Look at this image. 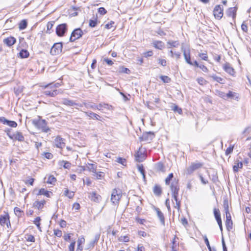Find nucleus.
I'll return each instance as SVG.
<instances>
[{
	"mask_svg": "<svg viewBox=\"0 0 251 251\" xmlns=\"http://www.w3.org/2000/svg\"><path fill=\"white\" fill-rule=\"evenodd\" d=\"M0 122L12 127H16L17 126V124L16 122L8 120L3 117H0Z\"/></svg>",
	"mask_w": 251,
	"mask_h": 251,
	"instance_id": "12",
	"label": "nucleus"
},
{
	"mask_svg": "<svg viewBox=\"0 0 251 251\" xmlns=\"http://www.w3.org/2000/svg\"><path fill=\"white\" fill-rule=\"evenodd\" d=\"M41 219L40 217H36L34 221H33L34 224L36 225V226H37L38 229L41 230V227H40V221Z\"/></svg>",
	"mask_w": 251,
	"mask_h": 251,
	"instance_id": "45",
	"label": "nucleus"
},
{
	"mask_svg": "<svg viewBox=\"0 0 251 251\" xmlns=\"http://www.w3.org/2000/svg\"><path fill=\"white\" fill-rule=\"evenodd\" d=\"M167 44L169 46L168 47L169 48L174 47H177L179 45V43L178 41H171L169 40L167 42Z\"/></svg>",
	"mask_w": 251,
	"mask_h": 251,
	"instance_id": "33",
	"label": "nucleus"
},
{
	"mask_svg": "<svg viewBox=\"0 0 251 251\" xmlns=\"http://www.w3.org/2000/svg\"><path fill=\"white\" fill-rule=\"evenodd\" d=\"M142 155V153L139 151L137 152L135 154L136 160L138 162L142 161V159H141V156Z\"/></svg>",
	"mask_w": 251,
	"mask_h": 251,
	"instance_id": "53",
	"label": "nucleus"
},
{
	"mask_svg": "<svg viewBox=\"0 0 251 251\" xmlns=\"http://www.w3.org/2000/svg\"><path fill=\"white\" fill-rule=\"evenodd\" d=\"M155 211L157 213L158 218L159 219L161 224L163 226L165 225V218L163 213L158 208H155Z\"/></svg>",
	"mask_w": 251,
	"mask_h": 251,
	"instance_id": "21",
	"label": "nucleus"
},
{
	"mask_svg": "<svg viewBox=\"0 0 251 251\" xmlns=\"http://www.w3.org/2000/svg\"><path fill=\"white\" fill-rule=\"evenodd\" d=\"M155 169L156 171L161 172H165V167L162 162H158L155 164Z\"/></svg>",
	"mask_w": 251,
	"mask_h": 251,
	"instance_id": "22",
	"label": "nucleus"
},
{
	"mask_svg": "<svg viewBox=\"0 0 251 251\" xmlns=\"http://www.w3.org/2000/svg\"><path fill=\"white\" fill-rule=\"evenodd\" d=\"M93 176H96V177L97 179H101L102 178H103L104 177V175L103 172H97L96 171V173H94Z\"/></svg>",
	"mask_w": 251,
	"mask_h": 251,
	"instance_id": "39",
	"label": "nucleus"
},
{
	"mask_svg": "<svg viewBox=\"0 0 251 251\" xmlns=\"http://www.w3.org/2000/svg\"><path fill=\"white\" fill-rule=\"evenodd\" d=\"M75 245V242L74 241L71 243L69 246V251H74Z\"/></svg>",
	"mask_w": 251,
	"mask_h": 251,
	"instance_id": "57",
	"label": "nucleus"
},
{
	"mask_svg": "<svg viewBox=\"0 0 251 251\" xmlns=\"http://www.w3.org/2000/svg\"><path fill=\"white\" fill-rule=\"evenodd\" d=\"M100 237V234H97L95 235V239L91 241L88 245V249H93L95 245L97 243Z\"/></svg>",
	"mask_w": 251,
	"mask_h": 251,
	"instance_id": "25",
	"label": "nucleus"
},
{
	"mask_svg": "<svg viewBox=\"0 0 251 251\" xmlns=\"http://www.w3.org/2000/svg\"><path fill=\"white\" fill-rule=\"evenodd\" d=\"M62 104L67 105V106H75V105H79L80 106V105L78 104V103H75L74 100H70L67 99H63Z\"/></svg>",
	"mask_w": 251,
	"mask_h": 251,
	"instance_id": "20",
	"label": "nucleus"
},
{
	"mask_svg": "<svg viewBox=\"0 0 251 251\" xmlns=\"http://www.w3.org/2000/svg\"><path fill=\"white\" fill-rule=\"evenodd\" d=\"M33 207L37 208L39 210L41 209L43 207V203H40V201H36L33 203Z\"/></svg>",
	"mask_w": 251,
	"mask_h": 251,
	"instance_id": "42",
	"label": "nucleus"
},
{
	"mask_svg": "<svg viewBox=\"0 0 251 251\" xmlns=\"http://www.w3.org/2000/svg\"><path fill=\"white\" fill-rule=\"evenodd\" d=\"M53 26V22H49L47 24V33L50 34L52 30V28Z\"/></svg>",
	"mask_w": 251,
	"mask_h": 251,
	"instance_id": "47",
	"label": "nucleus"
},
{
	"mask_svg": "<svg viewBox=\"0 0 251 251\" xmlns=\"http://www.w3.org/2000/svg\"><path fill=\"white\" fill-rule=\"evenodd\" d=\"M85 242V239L84 237H80L77 240V245L78 246H79V245L81 246L82 244H83Z\"/></svg>",
	"mask_w": 251,
	"mask_h": 251,
	"instance_id": "59",
	"label": "nucleus"
},
{
	"mask_svg": "<svg viewBox=\"0 0 251 251\" xmlns=\"http://www.w3.org/2000/svg\"><path fill=\"white\" fill-rule=\"evenodd\" d=\"M170 188L172 193V196L176 201V205L174 207L179 209L180 207V201L178 200V192L179 191V186L178 180L175 179L172 182Z\"/></svg>",
	"mask_w": 251,
	"mask_h": 251,
	"instance_id": "1",
	"label": "nucleus"
},
{
	"mask_svg": "<svg viewBox=\"0 0 251 251\" xmlns=\"http://www.w3.org/2000/svg\"><path fill=\"white\" fill-rule=\"evenodd\" d=\"M153 137V133L151 132H149L143 133L142 136L140 137L141 141H148L151 140Z\"/></svg>",
	"mask_w": 251,
	"mask_h": 251,
	"instance_id": "14",
	"label": "nucleus"
},
{
	"mask_svg": "<svg viewBox=\"0 0 251 251\" xmlns=\"http://www.w3.org/2000/svg\"><path fill=\"white\" fill-rule=\"evenodd\" d=\"M86 169L93 173H96L97 165L96 164L87 163L86 166Z\"/></svg>",
	"mask_w": 251,
	"mask_h": 251,
	"instance_id": "26",
	"label": "nucleus"
},
{
	"mask_svg": "<svg viewBox=\"0 0 251 251\" xmlns=\"http://www.w3.org/2000/svg\"><path fill=\"white\" fill-rule=\"evenodd\" d=\"M197 81L201 85H206L207 83V81L202 77H198Z\"/></svg>",
	"mask_w": 251,
	"mask_h": 251,
	"instance_id": "38",
	"label": "nucleus"
},
{
	"mask_svg": "<svg viewBox=\"0 0 251 251\" xmlns=\"http://www.w3.org/2000/svg\"><path fill=\"white\" fill-rule=\"evenodd\" d=\"M121 193L120 190L118 191L116 189H114L111 194V202L115 205L118 204L119 203V201L121 198Z\"/></svg>",
	"mask_w": 251,
	"mask_h": 251,
	"instance_id": "4",
	"label": "nucleus"
},
{
	"mask_svg": "<svg viewBox=\"0 0 251 251\" xmlns=\"http://www.w3.org/2000/svg\"><path fill=\"white\" fill-rule=\"evenodd\" d=\"M64 194L65 196L68 197L69 199H72L74 197V192L69 191L67 188L65 189Z\"/></svg>",
	"mask_w": 251,
	"mask_h": 251,
	"instance_id": "37",
	"label": "nucleus"
},
{
	"mask_svg": "<svg viewBox=\"0 0 251 251\" xmlns=\"http://www.w3.org/2000/svg\"><path fill=\"white\" fill-rule=\"evenodd\" d=\"M211 77L214 80L217 81V82L222 84L224 83V82H223L224 79L221 77H219L218 76H216V75H211Z\"/></svg>",
	"mask_w": 251,
	"mask_h": 251,
	"instance_id": "40",
	"label": "nucleus"
},
{
	"mask_svg": "<svg viewBox=\"0 0 251 251\" xmlns=\"http://www.w3.org/2000/svg\"><path fill=\"white\" fill-rule=\"evenodd\" d=\"M158 63L162 66H166L167 65V61L165 59L159 58L158 59Z\"/></svg>",
	"mask_w": 251,
	"mask_h": 251,
	"instance_id": "54",
	"label": "nucleus"
},
{
	"mask_svg": "<svg viewBox=\"0 0 251 251\" xmlns=\"http://www.w3.org/2000/svg\"><path fill=\"white\" fill-rule=\"evenodd\" d=\"M138 171L142 174L143 178L145 179V170H144V167L142 165H138Z\"/></svg>",
	"mask_w": 251,
	"mask_h": 251,
	"instance_id": "49",
	"label": "nucleus"
},
{
	"mask_svg": "<svg viewBox=\"0 0 251 251\" xmlns=\"http://www.w3.org/2000/svg\"><path fill=\"white\" fill-rule=\"evenodd\" d=\"M153 192L155 195L159 196L162 193V189L159 185H155L153 189Z\"/></svg>",
	"mask_w": 251,
	"mask_h": 251,
	"instance_id": "29",
	"label": "nucleus"
},
{
	"mask_svg": "<svg viewBox=\"0 0 251 251\" xmlns=\"http://www.w3.org/2000/svg\"><path fill=\"white\" fill-rule=\"evenodd\" d=\"M56 181V179L53 176H49L48 180L47 181V183L53 184Z\"/></svg>",
	"mask_w": 251,
	"mask_h": 251,
	"instance_id": "43",
	"label": "nucleus"
},
{
	"mask_svg": "<svg viewBox=\"0 0 251 251\" xmlns=\"http://www.w3.org/2000/svg\"><path fill=\"white\" fill-rule=\"evenodd\" d=\"M62 50V44L61 42L54 44L50 49V53L53 55L58 54L61 52Z\"/></svg>",
	"mask_w": 251,
	"mask_h": 251,
	"instance_id": "5",
	"label": "nucleus"
},
{
	"mask_svg": "<svg viewBox=\"0 0 251 251\" xmlns=\"http://www.w3.org/2000/svg\"><path fill=\"white\" fill-rule=\"evenodd\" d=\"M153 46L159 50H162L164 48V43L161 41H154L152 42Z\"/></svg>",
	"mask_w": 251,
	"mask_h": 251,
	"instance_id": "24",
	"label": "nucleus"
},
{
	"mask_svg": "<svg viewBox=\"0 0 251 251\" xmlns=\"http://www.w3.org/2000/svg\"><path fill=\"white\" fill-rule=\"evenodd\" d=\"M84 113L87 116H88L90 119H96L97 120H101L100 116L98 115L96 113H95L92 111H87L84 112Z\"/></svg>",
	"mask_w": 251,
	"mask_h": 251,
	"instance_id": "19",
	"label": "nucleus"
},
{
	"mask_svg": "<svg viewBox=\"0 0 251 251\" xmlns=\"http://www.w3.org/2000/svg\"><path fill=\"white\" fill-rule=\"evenodd\" d=\"M173 177H174L173 173L170 174L169 175V176H167V177L165 179V184L166 185H169L170 181L172 179Z\"/></svg>",
	"mask_w": 251,
	"mask_h": 251,
	"instance_id": "48",
	"label": "nucleus"
},
{
	"mask_svg": "<svg viewBox=\"0 0 251 251\" xmlns=\"http://www.w3.org/2000/svg\"><path fill=\"white\" fill-rule=\"evenodd\" d=\"M60 85V83H56L55 84L53 83H50L44 86V88L45 89H56V88H58Z\"/></svg>",
	"mask_w": 251,
	"mask_h": 251,
	"instance_id": "34",
	"label": "nucleus"
},
{
	"mask_svg": "<svg viewBox=\"0 0 251 251\" xmlns=\"http://www.w3.org/2000/svg\"><path fill=\"white\" fill-rule=\"evenodd\" d=\"M50 194H52L51 192L45 190L44 188H42L39 190V192L38 193V195H44L47 197H50Z\"/></svg>",
	"mask_w": 251,
	"mask_h": 251,
	"instance_id": "31",
	"label": "nucleus"
},
{
	"mask_svg": "<svg viewBox=\"0 0 251 251\" xmlns=\"http://www.w3.org/2000/svg\"><path fill=\"white\" fill-rule=\"evenodd\" d=\"M62 163H64L63 167L66 169H69L71 167V163L67 161H63Z\"/></svg>",
	"mask_w": 251,
	"mask_h": 251,
	"instance_id": "62",
	"label": "nucleus"
},
{
	"mask_svg": "<svg viewBox=\"0 0 251 251\" xmlns=\"http://www.w3.org/2000/svg\"><path fill=\"white\" fill-rule=\"evenodd\" d=\"M29 52L28 51L26 50L23 49L21 50V51L19 52V56L22 58H27L29 56Z\"/></svg>",
	"mask_w": 251,
	"mask_h": 251,
	"instance_id": "35",
	"label": "nucleus"
},
{
	"mask_svg": "<svg viewBox=\"0 0 251 251\" xmlns=\"http://www.w3.org/2000/svg\"><path fill=\"white\" fill-rule=\"evenodd\" d=\"M16 42V39L12 36H10L7 37L6 39H4L3 40V43L5 44L7 46L11 47Z\"/></svg>",
	"mask_w": 251,
	"mask_h": 251,
	"instance_id": "16",
	"label": "nucleus"
},
{
	"mask_svg": "<svg viewBox=\"0 0 251 251\" xmlns=\"http://www.w3.org/2000/svg\"><path fill=\"white\" fill-rule=\"evenodd\" d=\"M83 34L82 30L80 28H77L73 30L72 32L70 38V42H74L80 38Z\"/></svg>",
	"mask_w": 251,
	"mask_h": 251,
	"instance_id": "3",
	"label": "nucleus"
},
{
	"mask_svg": "<svg viewBox=\"0 0 251 251\" xmlns=\"http://www.w3.org/2000/svg\"><path fill=\"white\" fill-rule=\"evenodd\" d=\"M203 238L204 239V242L206 244L208 250L209 251H212V249H211V247H210V244H209V242L207 238V236L206 235H204L203 236Z\"/></svg>",
	"mask_w": 251,
	"mask_h": 251,
	"instance_id": "52",
	"label": "nucleus"
},
{
	"mask_svg": "<svg viewBox=\"0 0 251 251\" xmlns=\"http://www.w3.org/2000/svg\"><path fill=\"white\" fill-rule=\"evenodd\" d=\"M223 8L220 5H217L214 8L213 14L215 18L221 19L223 16Z\"/></svg>",
	"mask_w": 251,
	"mask_h": 251,
	"instance_id": "8",
	"label": "nucleus"
},
{
	"mask_svg": "<svg viewBox=\"0 0 251 251\" xmlns=\"http://www.w3.org/2000/svg\"><path fill=\"white\" fill-rule=\"evenodd\" d=\"M96 107L97 109L99 110H102V108L107 109L108 110H111L112 108V106L111 105H109L107 103H100L98 105L96 106Z\"/></svg>",
	"mask_w": 251,
	"mask_h": 251,
	"instance_id": "27",
	"label": "nucleus"
},
{
	"mask_svg": "<svg viewBox=\"0 0 251 251\" xmlns=\"http://www.w3.org/2000/svg\"><path fill=\"white\" fill-rule=\"evenodd\" d=\"M233 150V147H231V146L229 147L228 148H227V149L226 151V155H229L232 152Z\"/></svg>",
	"mask_w": 251,
	"mask_h": 251,
	"instance_id": "58",
	"label": "nucleus"
},
{
	"mask_svg": "<svg viewBox=\"0 0 251 251\" xmlns=\"http://www.w3.org/2000/svg\"><path fill=\"white\" fill-rule=\"evenodd\" d=\"M114 24V22L110 21V23H109L105 25V28H107V29H110L113 26V25Z\"/></svg>",
	"mask_w": 251,
	"mask_h": 251,
	"instance_id": "63",
	"label": "nucleus"
},
{
	"mask_svg": "<svg viewBox=\"0 0 251 251\" xmlns=\"http://www.w3.org/2000/svg\"><path fill=\"white\" fill-rule=\"evenodd\" d=\"M153 55V52L151 50H149L144 53V55L145 57H150Z\"/></svg>",
	"mask_w": 251,
	"mask_h": 251,
	"instance_id": "61",
	"label": "nucleus"
},
{
	"mask_svg": "<svg viewBox=\"0 0 251 251\" xmlns=\"http://www.w3.org/2000/svg\"><path fill=\"white\" fill-rule=\"evenodd\" d=\"M0 224L2 226H4L5 225H6L8 227L9 226L11 225L9 221V216L7 214L0 216Z\"/></svg>",
	"mask_w": 251,
	"mask_h": 251,
	"instance_id": "10",
	"label": "nucleus"
},
{
	"mask_svg": "<svg viewBox=\"0 0 251 251\" xmlns=\"http://www.w3.org/2000/svg\"><path fill=\"white\" fill-rule=\"evenodd\" d=\"M98 12L101 15H103L105 14L107 12V11L104 7H100L98 9Z\"/></svg>",
	"mask_w": 251,
	"mask_h": 251,
	"instance_id": "56",
	"label": "nucleus"
},
{
	"mask_svg": "<svg viewBox=\"0 0 251 251\" xmlns=\"http://www.w3.org/2000/svg\"><path fill=\"white\" fill-rule=\"evenodd\" d=\"M67 30L66 24H62L57 25L56 28V33L58 36H63Z\"/></svg>",
	"mask_w": 251,
	"mask_h": 251,
	"instance_id": "6",
	"label": "nucleus"
},
{
	"mask_svg": "<svg viewBox=\"0 0 251 251\" xmlns=\"http://www.w3.org/2000/svg\"><path fill=\"white\" fill-rule=\"evenodd\" d=\"M116 161L118 163H119L120 164H121L123 166H126V159H125V158H122V157H118Z\"/></svg>",
	"mask_w": 251,
	"mask_h": 251,
	"instance_id": "51",
	"label": "nucleus"
},
{
	"mask_svg": "<svg viewBox=\"0 0 251 251\" xmlns=\"http://www.w3.org/2000/svg\"><path fill=\"white\" fill-rule=\"evenodd\" d=\"M14 138L15 140H17L19 141H24L25 140V138L21 132H17L15 134H13Z\"/></svg>",
	"mask_w": 251,
	"mask_h": 251,
	"instance_id": "28",
	"label": "nucleus"
},
{
	"mask_svg": "<svg viewBox=\"0 0 251 251\" xmlns=\"http://www.w3.org/2000/svg\"><path fill=\"white\" fill-rule=\"evenodd\" d=\"M236 7H230L229 8L226 12V14L228 17H232L234 19L236 17Z\"/></svg>",
	"mask_w": 251,
	"mask_h": 251,
	"instance_id": "18",
	"label": "nucleus"
},
{
	"mask_svg": "<svg viewBox=\"0 0 251 251\" xmlns=\"http://www.w3.org/2000/svg\"><path fill=\"white\" fill-rule=\"evenodd\" d=\"M89 198L91 200V201L96 202H99L101 200L100 196L97 194L96 192L90 193L89 195Z\"/></svg>",
	"mask_w": 251,
	"mask_h": 251,
	"instance_id": "15",
	"label": "nucleus"
},
{
	"mask_svg": "<svg viewBox=\"0 0 251 251\" xmlns=\"http://www.w3.org/2000/svg\"><path fill=\"white\" fill-rule=\"evenodd\" d=\"M223 69L225 72L232 76H234L235 73L234 69L231 67L229 63L226 62L223 66Z\"/></svg>",
	"mask_w": 251,
	"mask_h": 251,
	"instance_id": "9",
	"label": "nucleus"
},
{
	"mask_svg": "<svg viewBox=\"0 0 251 251\" xmlns=\"http://www.w3.org/2000/svg\"><path fill=\"white\" fill-rule=\"evenodd\" d=\"M199 177H200V180H201V183L203 184H206L207 183H208V180H205L201 175H199Z\"/></svg>",
	"mask_w": 251,
	"mask_h": 251,
	"instance_id": "64",
	"label": "nucleus"
},
{
	"mask_svg": "<svg viewBox=\"0 0 251 251\" xmlns=\"http://www.w3.org/2000/svg\"><path fill=\"white\" fill-rule=\"evenodd\" d=\"M43 94L46 96L54 97L58 94V92L56 89H50V90H46L44 91Z\"/></svg>",
	"mask_w": 251,
	"mask_h": 251,
	"instance_id": "17",
	"label": "nucleus"
},
{
	"mask_svg": "<svg viewBox=\"0 0 251 251\" xmlns=\"http://www.w3.org/2000/svg\"><path fill=\"white\" fill-rule=\"evenodd\" d=\"M202 166V164L200 162L192 163L190 166L187 168L186 173L188 175L192 174L195 171L199 169Z\"/></svg>",
	"mask_w": 251,
	"mask_h": 251,
	"instance_id": "7",
	"label": "nucleus"
},
{
	"mask_svg": "<svg viewBox=\"0 0 251 251\" xmlns=\"http://www.w3.org/2000/svg\"><path fill=\"white\" fill-rule=\"evenodd\" d=\"M160 78L164 83H170L171 81V78L169 76L166 75H161L160 76Z\"/></svg>",
	"mask_w": 251,
	"mask_h": 251,
	"instance_id": "41",
	"label": "nucleus"
},
{
	"mask_svg": "<svg viewBox=\"0 0 251 251\" xmlns=\"http://www.w3.org/2000/svg\"><path fill=\"white\" fill-rule=\"evenodd\" d=\"M172 110L175 112H177L179 114L182 113V109L181 108H179L177 105L174 104L173 106V107H172Z\"/></svg>",
	"mask_w": 251,
	"mask_h": 251,
	"instance_id": "50",
	"label": "nucleus"
},
{
	"mask_svg": "<svg viewBox=\"0 0 251 251\" xmlns=\"http://www.w3.org/2000/svg\"><path fill=\"white\" fill-rule=\"evenodd\" d=\"M199 55L202 60L207 61L208 59V56L206 53H200Z\"/></svg>",
	"mask_w": 251,
	"mask_h": 251,
	"instance_id": "60",
	"label": "nucleus"
},
{
	"mask_svg": "<svg viewBox=\"0 0 251 251\" xmlns=\"http://www.w3.org/2000/svg\"><path fill=\"white\" fill-rule=\"evenodd\" d=\"M64 139L61 138L60 136H57L54 141V145L58 148L62 149L65 146V143L64 142Z\"/></svg>",
	"mask_w": 251,
	"mask_h": 251,
	"instance_id": "11",
	"label": "nucleus"
},
{
	"mask_svg": "<svg viewBox=\"0 0 251 251\" xmlns=\"http://www.w3.org/2000/svg\"><path fill=\"white\" fill-rule=\"evenodd\" d=\"M119 242H128L129 241V237L128 236H121L118 238Z\"/></svg>",
	"mask_w": 251,
	"mask_h": 251,
	"instance_id": "44",
	"label": "nucleus"
},
{
	"mask_svg": "<svg viewBox=\"0 0 251 251\" xmlns=\"http://www.w3.org/2000/svg\"><path fill=\"white\" fill-rule=\"evenodd\" d=\"M32 124L36 128L43 132L48 133L50 131V128L47 126V121L45 120L41 119L40 116L37 119L33 120Z\"/></svg>",
	"mask_w": 251,
	"mask_h": 251,
	"instance_id": "2",
	"label": "nucleus"
},
{
	"mask_svg": "<svg viewBox=\"0 0 251 251\" xmlns=\"http://www.w3.org/2000/svg\"><path fill=\"white\" fill-rule=\"evenodd\" d=\"M226 215V226L227 230L230 231L232 228V221L230 213H227Z\"/></svg>",
	"mask_w": 251,
	"mask_h": 251,
	"instance_id": "13",
	"label": "nucleus"
},
{
	"mask_svg": "<svg viewBox=\"0 0 251 251\" xmlns=\"http://www.w3.org/2000/svg\"><path fill=\"white\" fill-rule=\"evenodd\" d=\"M224 207L225 210L226 214L227 213H230L229 211V208H228V201L226 200H225L224 201Z\"/></svg>",
	"mask_w": 251,
	"mask_h": 251,
	"instance_id": "46",
	"label": "nucleus"
},
{
	"mask_svg": "<svg viewBox=\"0 0 251 251\" xmlns=\"http://www.w3.org/2000/svg\"><path fill=\"white\" fill-rule=\"evenodd\" d=\"M89 26L92 27H94L97 25V20H90L89 21Z\"/></svg>",
	"mask_w": 251,
	"mask_h": 251,
	"instance_id": "55",
	"label": "nucleus"
},
{
	"mask_svg": "<svg viewBox=\"0 0 251 251\" xmlns=\"http://www.w3.org/2000/svg\"><path fill=\"white\" fill-rule=\"evenodd\" d=\"M183 55L186 62L191 65H193V63L191 61L190 53L189 50L186 51L185 50H183Z\"/></svg>",
	"mask_w": 251,
	"mask_h": 251,
	"instance_id": "23",
	"label": "nucleus"
},
{
	"mask_svg": "<svg viewBox=\"0 0 251 251\" xmlns=\"http://www.w3.org/2000/svg\"><path fill=\"white\" fill-rule=\"evenodd\" d=\"M214 215L215 218L217 222L222 221L221 218V214L220 210L218 209L214 208Z\"/></svg>",
	"mask_w": 251,
	"mask_h": 251,
	"instance_id": "32",
	"label": "nucleus"
},
{
	"mask_svg": "<svg viewBox=\"0 0 251 251\" xmlns=\"http://www.w3.org/2000/svg\"><path fill=\"white\" fill-rule=\"evenodd\" d=\"M243 167V163L241 161H236L233 167V170L234 172H237L239 168Z\"/></svg>",
	"mask_w": 251,
	"mask_h": 251,
	"instance_id": "30",
	"label": "nucleus"
},
{
	"mask_svg": "<svg viewBox=\"0 0 251 251\" xmlns=\"http://www.w3.org/2000/svg\"><path fill=\"white\" fill-rule=\"evenodd\" d=\"M27 25V21L25 20H23L21 21L19 25V28L20 30L25 29Z\"/></svg>",
	"mask_w": 251,
	"mask_h": 251,
	"instance_id": "36",
	"label": "nucleus"
}]
</instances>
